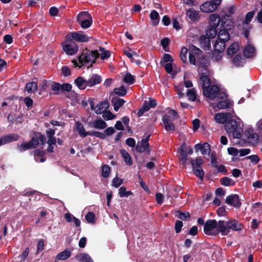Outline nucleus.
<instances>
[{
	"label": "nucleus",
	"mask_w": 262,
	"mask_h": 262,
	"mask_svg": "<svg viewBox=\"0 0 262 262\" xmlns=\"http://www.w3.org/2000/svg\"><path fill=\"white\" fill-rule=\"evenodd\" d=\"M71 250L70 248H67L56 255L55 261L67 260L71 256Z\"/></svg>",
	"instance_id": "obj_20"
},
{
	"label": "nucleus",
	"mask_w": 262,
	"mask_h": 262,
	"mask_svg": "<svg viewBox=\"0 0 262 262\" xmlns=\"http://www.w3.org/2000/svg\"><path fill=\"white\" fill-rule=\"evenodd\" d=\"M203 163V160L201 157H197L195 159L190 161L194 174L201 180H203L205 174L202 168Z\"/></svg>",
	"instance_id": "obj_2"
},
{
	"label": "nucleus",
	"mask_w": 262,
	"mask_h": 262,
	"mask_svg": "<svg viewBox=\"0 0 262 262\" xmlns=\"http://www.w3.org/2000/svg\"><path fill=\"white\" fill-rule=\"evenodd\" d=\"M255 13V12L254 10L248 12L245 16L244 24L248 25L251 21L252 18L253 17Z\"/></svg>",
	"instance_id": "obj_50"
},
{
	"label": "nucleus",
	"mask_w": 262,
	"mask_h": 262,
	"mask_svg": "<svg viewBox=\"0 0 262 262\" xmlns=\"http://www.w3.org/2000/svg\"><path fill=\"white\" fill-rule=\"evenodd\" d=\"M216 230L218 233H221L223 235H227L230 232L228 230L226 224L224 221L220 220L217 222H216V227H215Z\"/></svg>",
	"instance_id": "obj_16"
},
{
	"label": "nucleus",
	"mask_w": 262,
	"mask_h": 262,
	"mask_svg": "<svg viewBox=\"0 0 262 262\" xmlns=\"http://www.w3.org/2000/svg\"><path fill=\"white\" fill-rule=\"evenodd\" d=\"M111 168L107 165H104L102 167L101 174L104 178H107L110 173Z\"/></svg>",
	"instance_id": "obj_51"
},
{
	"label": "nucleus",
	"mask_w": 262,
	"mask_h": 262,
	"mask_svg": "<svg viewBox=\"0 0 262 262\" xmlns=\"http://www.w3.org/2000/svg\"><path fill=\"white\" fill-rule=\"evenodd\" d=\"M120 153L124 159L125 162L128 165H132L133 164V160L129 154L125 149L121 150Z\"/></svg>",
	"instance_id": "obj_39"
},
{
	"label": "nucleus",
	"mask_w": 262,
	"mask_h": 262,
	"mask_svg": "<svg viewBox=\"0 0 262 262\" xmlns=\"http://www.w3.org/2000/svg\"><path fill=\"white\" fill-rule=\"evenodd\" d=\"M39 145L38 139L37 137H33L31 140L28 142H25L21 144H17V149L20 152H24L25 151L35 149Z\"/></svg>",
	"instance_id": "obj_4"
},
{
	"label": "nucleus",
	"mask_w": 262,
	"mask_h": 262,
	"mask_svg": "<svg viewBox=\"0 0 262 262\" xmlns=\"http://www.w3.org/2000/svg\"><path fill=\"white\" fill-rule=\"evenodd\" d=\"M123 183V180L118 177H115L112 180V185L116 188L119 187Z\"/></svg>",
	"instance_id": "obj_61"
},
{
	"label": "nucleus",
	"mask_w": 262,
	"mask_h": 262,
	"mask_svg": "<svg viewBox=\"0 0 262 262\" xmlns=\"http://www.w3.org/2000/svg\"><path fill=\"white\" fill-rule=\"evenodd\" d=\"M61 73L64 77L69 76L71 74V70L68 66H63L61 68Z\"/></svg>",
	"instance_id": "obj_64"
},
{
	"label": "nucleus",
	"mask_w": 262,
	"mask_h": 262,
	"mask_svg": "<svg viewBox=\"0 0 262 262\" xmlns=\"http://www.w3.org/2000/svg\"><path fill=\"white\" fill-rule=\"evenodd\" d=\"M232 105V103L228 99H223L220 101L217 104L216 106L219 109L229 108Z\"/></svg>",
	"instance_id": "obj_37"
},
{
	"label": "nucleus",
	"mask_w": 262,
	"mask_h": 262,
	"mask_svg": "<svg viewBox=\"0 0 262 262\" xmlns=\"http://www.w3.org/2000/svg\"><path fill=\"white\" fill-rule=\"evenodd\" d=\"M67 38L79 42H88L90 38L89 36L84 34L82 31H79L69 33L67 35Z\"/></svg>",
	"instance_id": "obj_5"
},
{
	"label": "nucleus",
	"mask_w": 262,
	"mask_h": 262,
	"mask_svg": "<svg viewBox=\"0 0 262 262\" xmlns=\"http://www.w3.org/2000/svg\"><path fill=\"white\" fill-rule=\"evenodd\" d=\"M226 41L217 39L214 45V51L218 53H222L225 49Z\"/></svg>",
	"instance_id": "obj_28"
},
{
	"label": "nucleus",
	"mask_w": 262,
	"mask_h": 262,
	"mask_svg": "<svg viewBox=\"0 0 262 262\" xmlns=\"http://www.w3.org/2000/svg\"><path fill=\"white\" fill-rule=\"evenodd\" d=\"M183 226V224L181 221L178 220L176 222L174 229L176 233H179L181 232Z\"/></svg>",
	"instance_id": "obj_63"
},
{
	"label": "nucleus",
	"mask_w": 262,
	"mask_h": 262,
	"mask_svg": "<svg viewBox=\"0 0 262 262\" xmlns=\"http://www.w3.org/2000/svg\"><path fill=\"white\" fill-rule=\"evenodd\" d=\"M179 160L183 165V167L186 168V161L187 160V152L180 153Z\"/></svg>",
	"instance_id": "obj_54"
},
{
	"label": "nucleus",
	"mask_w": 262,
	"mask_h": 262,
	"mask_svg": "<svg viewBox=\"0 0 262 262\" xmlns=\"http://www.w3.org/2000/svg\"><path fill=\"white\" fill-rule=\"evenodd\" d=\"M89 18L86 19L85 20H83L79 24L81 28L84 29H86L89 28L92 24L93 20L91 15L89 16Z\"/></svg>",
	"instance_id": "obj_44"
},
{
	"label": "nucleus",
	"mask_w": 262,
	"mask_h": 262,
	"mask_svg": "<svg viewBox=\"0 0 262 262\" xmlns=\"http://www.w3.org/2000/svg\"><path fill=\"white\" fill-rule=\"evenodd\" d=\"M118 194L121 198H124L132 195L133 194V193L131 191H126V188L122 186L119 189Z\"/></svg>",
	"instance_id": "obj_43"
},
{
	"label": "nucleus",
	"mask_w": 262,
	"mask_h": 262,
	"mask_svg": "<svg viewBox=\"0 0 262 262\" xmlns=\"http://www.w3.org/2000/svg\"><path fill=\"white\" fill-rule=\"evenodd\" d=\"M248 140L249 142H252L253 143H256L258 142V136L256 134L254 133H249V136L248 137Z\"/></svg>",
	"instance_id": "obj_62"
},
{
	"label": "nucleus",
	"mask_w": 262,
	"mask_h": 262,
	"mask_svg": "<svg viewBox=\"0 0 262 262\" xmlns=\"http://www.w3.org/2000/svg\"><path fill=\"white\" fill-rule=\"evenodd\" d=\"M198 68L201 72H208V67L210 64L209 57L206 55H202L198 59Z\"/></svg>",
	"instance_id": "obj_10"
},
{
	"label": "nucleus",
	"mask_w": 262,
	"mask_h": 262,
	"mask_svg": "<svg viewBox=\"0 0 262 262\" xmlns=\"http://www.w3.org/2000/svg\"><path fill=\"white\" fill-rule=\"evenodd\" d=\"M150 137V134L146 135L144 139H142L141 141V144H138L136 146V150L138 152H143L146 151L147 155H149L150 153V149H149V144L148 143L149 139Z\"/></svg>",
	"instance_id": "obj_7"
},
{
	"label": "nucleus",
	"mask_w": 262,
	"mask_h": 262,
	"mask_svg": "<svg viewBox=\"0 0 262 262\" xmlns=\"http://www.w3.org/2000/svg\"><path fill=\"white\" fill-rule=\"evenodd\" d=\"M221 28L227 30H232L234 26V22L233 20L232 15L230 14H225L221 18Z\"/></svg>",
	"instance_id": "obj_6"
},
{
	"label": "nucleus",
	"mask_w": 262,
	"mask_h": 262,
	"mask_svg": "<svg viewBox=\"0 0 262 262\" xmlns=\"http://www.w3.org/2000/svg\"><path fill=\"white\" fill-rule=\"evenodd\" d=\"M226 226L229 231L232 230L234 231H239L244 228L243 224L235 219L230 220L227 221Z\"/></svg>",
	"instance_id": "obj_12"
},
{
	"label": "nucleus",
	"mask_w": 262,
	"mask_h": 262,
	"mask_svg": "<svg viewBox=\"0 0 262 262\" xmlns=\"http://www.w3.org/2000/svg\"><path fill=\"white\" fill-rule=\"evenodd\" d=\"M149 17L152 21V24L153 25L156 26L159 24L160 20V16L159 13L156 10H152L150 13Z\"/></svg>",
	"instance_id": "obj_38"
},
{
	"label": "nucleus",
	"mask_w": 262,
	"mask_h": 262,
	"mask_svg": "<svg viewBox=\"0 0 262 262\" xmlns=\"http://www.w3.org/2000/svg\"><path fill=\"white\" fill-rule=\"evenodd\" d=\"M187 96L189 100L194 101L196 98V94L194 89L188 90L187 92Z\"/></svg>",
	"instance_id": "obj_49"
},
{
	"label": "nucleus",
	"mask_w": 262,
	"mask_h": 262,
	"mask_svg": "<svg viewBox=\"0 0 262 262\" xmlns=\"http://www.w3.org/2000/svg\"><path fill=\"white\" fill-rule=\"evenodd\" d=\"M229 113H218L215 114L214 119L216 122L220 124H224L230 118Z\"/></svg>",
	"instance_id": "obj_24"
},
{
	"label": "nucleus",
	"mask_w": 262,
	"mask_h": 262,
	"mask_svg": "<svg viewBox=\"0 0 262 262\" xmlns=\"http://www.w3.org/2000/svg\"><path fill=\"white\" fill-rule=\"evenodd\" d=\"M74 83L80 90H84L88 86L87 80H85L83 77H78L74 80Z\"/></svg>",
	"instance_id": "obj_26"
},
{
	"label": "nucleus",
	"mask_w": 262,
	"mask_h": 262,
	"mask_svg": "<svg viewBox=\"0 0 262 262\" xmlns=\"http://www.w3.org/2000/svg\"><path fill=\"white\" fill-rule=\"evenodd\" d=\"M217 27H213L210 26V28L208 30H206V35L210 38H213L217 34Z\"/></svg>",
	"instance_id": "obj_42"
},
{
	"label": "nucleus",
	"mask_w": 262,
	"mask_h": 262,
	"mask_svg": "<svg viewBox=\"0 0 262 262\" xmlns=\"http://www.w3.org/2000/svg\"><path fill=\"white\" fill-rule=\"evenodd\" d=\"M34 137H37L38 139V141H40L41 145H44L46 141V137L44 135H42L41 133L36 132L35 133V136Z\"/></svg>",
	"instance_id": "obj_59"
},
{
	"label": "nucleus",
	"mask_w": 262,
	"mask_h": 262,
	"mask_svg": "<svg viewBox=\"0 0 262 262\" xmlns=\"http://www.w3.org/2000/svg\"><path fill=\"white\" fill-rule=\"evenodd\" d=\"M62 46L63 51L69 55L76 54L79 49L78 45L74 40L67 37L66 40L62 43Z\"/></svg>",
	"instance_id": "obj_3"
},
{
	"label": "nucleus",
	"mask_w": 262,
	"mask_h": 262,
	"mask_svg": "<svg viewBox=\"0 0 262 262\" xmlns=\"http://www.w3.org/2000/svg\"><path fill=\"white\" fill-rule=\"evenodd\" d=\"M75 258L81 262H93L91 257L85 253L78 254Z\"/></svg>",
	"instance_id": "obj_34"
},
{
	"label": "nucleus",
	"mask_w": 262,
	"mask_h": 262,
	"mask_svg": "<svg viewBox=\"0 0 262 262\" xmlns=\"http://www.w3.org/2000/svg\"><path fill=\"white\" fill-rule=\"evenodd\" d=\"M207 72H202L200 75V79L201 81V86L204 91V89L209 88L211 85V80L206 73Z\"/></svg>",
	"instance_id": "obj_22"
},
{
	"label": "nucleus",
	"mask_w": 262,
	"mask_h": 262,
	"mask_svg": "<svg viewBox=\"0 0 262 262\" xmlns=\"http://www.w3.org/2000/svg\"><path fill=\"white\" fill-rule=\"evenodd\" d=\"M239 49V45L237 42L232 43L227 49V54L231 57H232Z\"/></svg>",
	"instance_id": "obj_31"
},
{
	"label": "nucleus",
	"mask_w": 262,
	"mask_h": 262,
	"mask_svg": "<svg viewBox=\"0 0 262 262\" xmlns=\"http://www.w3.org/2000/svg\"><path fill=\"white\" fill-rule=\"evenodd\" d=\"M178 212L179 213V214L178 215V217L183 221H185L186 220H187V218H189L190 216V213L187 211L183 212L178 211Z\"/></svg>",
	"instance_id": "obj_60"
},
{
	"label": "nucleus",
	"mask_w": 262,
	"mask_h": 262,
	"mask_svg": "<svg viewBox=\"0 0 262 262\" xmlns=\"http://www.w3.org/2000/svg\"><path fill=\"white\" fill-rule=\"evenodd\" d=\"M219 87L215 84L210 86L209 88L204 89L203 94L204 96L211 99H213L217 96Z\"/></svg>",
	"instance_id": "obj_9"
},
{
	"label": "nucleus",
	"mask_w": 262,
	"mask_h": 262,
	"mask_svg": "<svg viewBox=\"0 0 262 262\" xmlns=\"http://www.w3.org/2000/svg\"><path fill=\"white\" fill-rule=\"evenodd\" d=\"M162 120L165 129L168 132H174L175 126L168 115L165 114L162 116Z\"/></svg>",
	"instance_id": "obj_13"
},
{
	"label": "nucleus",
	"mask_w": 262,
	"mask_h": 262,
	"mask_svg": "<svg viewBox=\"0 0 262 262\" xmlns=\"http://www.w3.org/2000/svg\"><path fill=\"white\" fill-rule=\"evenodd\" d=\"M225 203L236 208H239L242 205L239 195L237 194H232L228 195L226 198Z\"/></svg>",
	"instance_id": "obj_8"
},
{
	"label": "nucleus",
	"mask_w": 262,
	"mask_h": 262,
	"mask_svg": "<svg viewBox=\"0 0 262 262\" xmlns=\"http://www.w3.org/2000/svg\"><path fill=\"white\" fill-rule=\"evenodd\" d=\"M109 107V103L106 101H101L95 106V112L97 114H101Z\"/></svg>",
	"instance_id": "obj_25"
},
{
	"label": "nucleus",
	"mask_w": 262,
	"mask_h": 262,
	"mask_svg": "<svg viewBox=\"0 0 262 262\" xmlns=\"http://www.w3.org/2000/svg\"><path fill=\"white\" fill-rule=\"evenodd\" d=\"M245 62V58L241 54H237L232 60L233 64L236 67H243Z\"/></svg>",
	"instance_id": "obj_33"
},
{
	"label": "nucleus",
	"mask_w": 262,
	"mask_h": 262,
	"mask_svg": "<svg viewBox=\"0 0 262 262\" xmlns=\"http://www.w3.org/2000/svg\"><path fill=\"white\" fill-rule=\"evenodd\" d=\"M102 81V77L97 74H93L90 78L87 80V85L89 87H92L100 83Z\"/></svg>",
	"instance_id": "obj_18"
},
{
	"label": "nucleus",
	"mask_w": 262,
	"mask_h": 262,
	"mask_svg": "<svg viewBox=\"0 0 262 262\" xmlns=\"http://www.w3.org/2000/svg\"><path fill=\"white\" fill-rule=\"evenodd\" d=\"M221 22V18L217 14H211L209 17V25L213 27H217Z\"/></svg>",
	"instance_id": "obj_30"
},
{
	"label": "nucleus",
	"mask_w": 262,
	"mask_h": 262,
	"mask_svg": "<svg viewBox=\"0 0 262 262\" xmlns=\"http://www.w3.org/2000/svg\"><path fill=\"white\" fill-rule=\"evenodd\" d=\"M113 93L119 96H124L127 93V91L124 85H121L119 88H115Z\"/></svg>",
	"instance_id": "obj_45"
},
{
	"label": "nucleus",
	"mask_w": 262,
	"mask_h": 262,
	"mask_svg": "<svg viewBox=\"0 0 262 262\" xmlns=\"http://www.w3.org/2000/svg\"><path fill=\"white\" fill-rule=\"evenodd\" d=\"M243 54L247 58L253 57L256 54V50L254 47L251 44H248L244 48Z\"/></svg>",
	"instance_id": "obj_19"
},
{
	"label": "nucleus",
	"mask_w": 262,
	"mask_h": 262,
	"mask_svg": "<svg viewBox=\"0 0 262 262\" xmlns=\"http://www.w3.org/2000/svg\"><path fill=\"white\" fill-rule=\"evenodd\" d=\"M210 39L207 35H201L199 39L201 48L205 50H210L211 49Z\"/></svg>",
	"instance_id": "obj_15"
},
{
	"label": "nucleus",
	"mask_w": 262,
	"mask_h": 262,
	"mask_svg": "<svg viewBox=\"0 0 262 262\" xmlns=\"http://www.w3.org/2000/svg\"><path fill=\"white\" fill-rule=\"evenodd\" d=\"M44 246H45L44 239H40L37 243L36 254H37L39 253L40 252H41L42 250H43Z\"/></svg>",
	"instance_id": "obj_56"
},
{
	"label": "nucleus",
	"mask_w": 262,
	"mask_h": 262,
	"mask_svg": "<svg viewBox=\"0 0 262 262\" xmlns=\"http://www.w3.org/2000/svg\"><path fill=\"white\" fill-rule=\"evenodd\" d=\"M77 132L78 133L80 136L82 138H85L89 135V132H85L82 124L79 122L77 121L75 123Z\"/></svg>",
	"instance_id": "obj_32"
},
{
	"label": "nucleus",
	"mask_w": 262,
	"mask_h": 262,
	"mask_svg": "<svg viewBox=\"0 0 262 262\" xmlns=\"http://www.w3.org/2000/svg\"><path fill=\"white\" fill-rule=\"evenodd\" d=\"M170 43V40L167 37H165L161 40V45L162 46L163 50L166 52H169V49H167V47Z\"/></svg>",
	"instance_id": "obj_53"
},
{
	"label": "nucleus",
	"mask_w": 262,
	"mask_h": 262,
	"mask_svg": "<svg viewBox=\"0 0 262 262\" xmlns=\"http://www.w3.org/2000/svg\"><path fill=\"white\" fill-rule=\"evenodd\" d=\"M186 16L192 21H198L200 19L199 12L193 8H189L186 11Z\"/></svg>",
	"instance_id": "obj_27"
},
{
	"label": "nucleus",
	"mask_w": 262,
	"mask_h": 262,
	"mask_svg": "<svg viewBox=\"0 0 262 262\" xmlns=\"http://www.w3.org/2000/svg\"><path fill=\"white\" fill-rule=\"evenodd\" d=\"M123 81L126 83L132 84L135 83V79L133 75L130 73L127 72L123 78Z\"/></svg>",
	"instance_id": "obj_46"
},
{
	"label": "nucleus",
	"mask_w": 262,
	"mask_h": 262,
	"mask_svg": "<svg viewBox=\"0 0 262 262\" xmlns=\"http://www.w3.org/2000/svg\"><path fill=\"white\" fill-rule=\"evenodd\" d=\"M25 90L29 93L33 92L37 90V84L36 82L32 81L27 83L25 86Z\"/></svg>",
	"instance_id": "obj_40"
},
{
	"label": "nucleus",
	"mask_w": 262,
	"mask_h": 262,
	"mask_svg": "<svg viewBox=\"0 0 262 262\" xmlns=\"http://www.w3.org/2000/svg\"><path fill=\"white\" fill-rule=\"evenodd\" d=\"M20 136L16 134H8L1 137L3 144H6L13 141H17Z\"/></svg>",
	"instance_id": "obj_21"
},
{
	"label": "nucleus",
	"mask_w": 262,
	"mask_h": 262,
	"mask_svg": "<svg viewBox=\"0 0 262 262\" xmlns=\"http://www.w3.org/2000/svg\"><path fill=\"white\" fill-rule=\"evenodd\" d=\"M90 14L86 11H82L80 12L77 16V21L78 24H80L82 20H85L89 18V16H90Z\"/></svg>",
	"instance_id": "obj_47"
},
{
	"label": "nucleus",
	"mask_w": 262,
	"mask_h": 262,
	"mask_svg": "<svg viewBox=\"0 0 262 262\" xmlns=\"http://www.w3.org/2000/svg\"><path fill=\"white\" fill-rule=\"evenodd\" d=\"M188 52V49L185 47H183L181 49L180 53L181 59L184 62H186L187 61V53Z\"/></svg>",
	"instance_id": "obj_58"
},
{
	"label": "nucleus",
	"mask_w": 262,
	"mask_h": 262,
	"mask_svg": "<svg viewBox=\"0 0 262 262\" xmlns=\"http://www.w3.org/2000/svg\"><path fill=\"white\" fill-rule=\"evenodd\" d=\"M218 6L213 2H206L200 6V9L202 11L206 13H211L216 10Z\"/></svg>",
	"instance_id": "obj_14"
},
{
	"label": "nucleus",
	"mask_w": 262,
	"mask_h": 262,
	"mask_svg": "<svg viewBox=\"0 0 262 262\" xmlns=\"http://www.w3.org/2000/svg\"><path fill=\"white\" fill-rule=\"evenodd\" d=\"M31 154H33L34 160L37 162H39L42 163L46 160V158L45 157L46 152L44 150L37 149L32 151Z\"/></svg>",
	"instance_id": "obj_17"
},
{
	"label": "nucleus",
	"mask_w": 262,
	"mask_h": 262,
	"mask_svg": "<svg viewBox=\"0 0 262 262\" xmlns=\"http://www.w3.org/2000/svg\"><path fill=\"white\" fill-rule=\"evenodd\" d=\"M230 37L228 30L221 29L219 31L217 39L227 42L229 40Z\"/></svg>",
	"instance_id": "obj_36"
},
{
	"label": "nucleus",
	"mask_w": 262,
	"mask_h": 262,
	"mask_svg": "<svg viewBox=\"0 0 262 262\" xmlns=\"http://www.w3.org/2000/svg\"><path fill=\"white\" fill-rule=\"evenodd\" d=\"M111 102L114 106V110L117 112L123 106L125 101L123 99L113 97Z\"/></svg>",
	"instance_id": "obj_29"
},
{
	"label": "nucleus",
	"mask_w": 262,
	"mask_h": 262,
	"mask_svg": "<svg viewBox=\"0 0 262 262\" xmlns=\"http://www.w3.org/2000/svg\"><path fill=\"white\" fill-rule=\"evenodd\" d=\"M225 128L227 132L232 133L237 128V122L232 119H228L225 124Z\"/></svg>",
	"instance_id": "obj_23"
},
{
	"label": "nucleus",
	"mask_w": 262,
	"mask_h": 262,
	"mask_svg": "<svg viewBox=\"0 0 262 262\" xmlns=\"http://www.w3.org/2000/svg\"><path fill=\"white\" fill-rule=\"evenodd\" d=\"M99 51L101 52V58L103 60L109 58L111 56V52L108 50H105L103 47H99Z\"/></svg>",
	"instance_id": "obj_52"
},
{
	"label": "nucleus",
	"mask_w": 262,
	"mask_h": 262,
	"mask_svg": "<svg viewBox=\"0 0 262 262\" xmlns=\"http://www.w3.org/2000/svg\"><path fill=\"white\" fill-rule=\"evenodd\" d=\"M107 126L106 123L101 118L94 120L92 123V126L96 129H103Z\"/></svg>",
	"instance_id": "obj_35"
},
{
	"label": "nucleus",
	"mask_w": 262,
	"mask_h": 262,
	"mask_svg": "<svg viewBox=\"0 0 262 262\" xmlns=\"http://www.w3.org/2000/svg\"><path fill=\"white\" fill-rule=\"evenodd\" d=\"M210 145L207 142H205L203 144L201 152L202 155H209L210 152Z\"/></svg>",
	"instance_id": "obj_48"
},
{
	"label": "nucleus",
	"mask_w": 262,
	"mask_h": 262,
	"mask_svg": "<svg viewBox=\"0 0 262 262\" xmlns=\"http://www.w3.org/2000/svg\"><path fill=\"white\" fill-rule=\"evenodd\" d=\"M102 115L103 118L105 120H110L114 119L116 117L115 115H114L111 111H106L104 112Z\"/></svg>",
	"instance_id": "obj_57"
},
{
	"label": "nucleus",
	"mask_w": 262,
	"mask_h": 262,
	"mask_svg": "<svg viewBox=\"0 0 262 262\" xmlns=\"http://www.w3.org/2000/svg\"><path fill=\"white\" fill-rule=\"evenodd\" d=\"M216 227V221L215 220H208L204 226V232L208 235H216V233L211 232L213 229Z\"/></svg>",
	"instance_id": "obj_11"
},
{
	"label": "nucleus",
	"mask_w": 262,
	"mask_h": 262,
	"mask_svg": "<svg viewBox=\"0 0 262 262\" xmlns=\"http://www.w3.org/2000/svg\"><path fill=\"white\" fill-rule=\"evenodd\" d=\"M99 53L97 50H90L87 48L83 50L81 54L78 56V60L81 66L79 67L81 68L84 64H87L90 63V65L88 68L92 67L93 64L95 63L96 60L99 58Z\"/></svg>",
	"instance_id": "obj_1"
},
{
	"label": "nucleus",
	"mask_w": 262,
	"mask_h": 262,
	"mask_svg": "<svg viewBox=\"0 0 262 262\" xmlns=\"http://www.w3.org/2000/svg\"><path fill=\"white\" fill-rule=\"evenodd\" d=\"M221 184L225 186H234L235 184L233 180L227 177H223L220 179Z\"/></svg>",
	"instance_id": "obj_41"
},
{
	"label": "nucleus",
	"mask_w": 262,
	"mask_h": 262,
	"mask_svg": "<svg viewBox=\"0 0 262 262\" xmlns=\"http://www.w3.org/2000/svg\"><path fill=\"white\" fill-rule=\"evenodd\" d=\"M95 214L91 211L89 212L85 216L86 221L89 223H95Z\"/></svg>",
	"instance_id": "obj_55"
}]
</instances>
